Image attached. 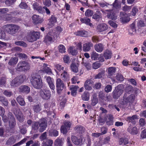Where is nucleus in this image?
I'll list each match as a JSON object with an SVG mask.
<instances>
[{
	"label": "nucleus",
	"instance_id": "nucleus-36",
	"mask_svg": "<svg viewBox=\"0 0 146 146\" xmlns=\"http://www.w3.org/2000/svg\"><path fill=\"white\" fill-rule=\"evenodd\" d=\"M82 99L83 101H88L90 98L89 93L87 91H85L82 95Z\"/></svg>",
	"mask_w": 146,
	"mask_h": 146
},
{
	"label": "nucleus",
	"instance_id": "nucleus-35",
	"mask_svg": "<svg viewBox=\"0 0 146 146\" xmlns=\"http://www.w3.org/2000/svg\"><path fill=\"white\" fill-rule=\"evenodd\" d=\"M63 139L58 138L54 142V146H62L63 144Z\"/></svg>",
	"mask_w": 146,
	"mask_h": 146
},
{
	"label": "nucleus",
	"instance_id": "nucleus-48",
	"mask_svg": "<svg viewBox=\"0 0 146 146\" xmlns=\"http://www.w3.org/2000/svg\"><path fill=\"white\" fill-rule=\"evenodd\" d=\"M72 70L75 73H77L78 70V68L76 64L74 63H72L70 65Z\"/></svg>",
	"mask_w": 146,
	"mask_h": 146
},
{
	"label": "nucleus",
	"instance_id": "nucleus-45",
	"mask_svg": "<svg viewBox=\"0 0 146 146\" xmlns=\"http://www.w3.org/2000/svg\"><path fill=\"white\" fill-rule=\"evenodd\" d=\"M49 22L50 24L53 26L54 23L57 22V19L54 15H52L49 19Z\"/></svg>",
	"mask_w": 146,
	"mask_h": 146
},
{
	"label": "nucleus",
	"instance_id": "nucleus-34",
	"mask_svg": "<svg viewBox=\"0 0 146 146\" xmlns=\"http://www.w3.org/2000/svg\"><path fill=\"white\" fill-rule=\"evenodd\" d=\"M42 82L40 75H37V89H40L42 86Z\"/></svg>",
	"mask_w": 146,
	"mask_h": 146
},
{
	"label": "nucleus",
	"instance_id": "nucleus-17",
	"mask_svg": "<svg viewBox=\"0 0 146 146\" xmlns=\"http://www.w3.org/2000/svg\"><path fill=\"white\" fill-rule=\"evenodd\" d=\"M71 140L73 143L77 145L81 144L82 142V138L77 137L76 136H72Z\"/></svg>",
	"mask_w": 146,
	"mask_h": 146
},
{
	"label": "nucleus",
	"instance_id": "nucleus-9",
	"mask_svg": "<svg viewBox=\"0 0 146 146\" xmlns=\"http://www.w3.org/2000/svg\"><path fill=\"white\" fill-rule=\"evenodd\" d=\"M64 85L63 81L60 78H57L56 83V87L57 93L60 94L64 89Z\"/></svg>",
	"mask_w": 146,
	"mask_h": 146
},
{
	"label": "nucleus",
	"instance_id": "nucleus-55",
	"mask_svg": "<svg viewBox=\"0 0 146 146\" xmlns=\"http://www.w3.org/2000/svg\"><path fill=\"white\" fill-rule=\"evenodd\" d=\"M133 87L131 85H129L126 86L125 89V91L126 93L130 94L133 90Z\"/></svg>",
	"mask_w": 146,
	"mask_h": 146
},
{
	"label": "nucleus",
	"instance_id": "nucleus-40",
	"mask_svg": "<svg viewBox=\"0 0 146 146\" xmlns=\"http://www.w3.org/2000/svg\"><path fill=\"white\" fill-rule=\"evenodd\" d=\"M112 6V8L117 9L120 8L121 5L119 4L118 0H115L114 2L111 5Z\"/></svg>",
	"mask_w": 146,
	"mask_h": 146
},
{
	"label": "nucleus",
	"instance_id": "nucleus-24",
	"mask_svg": "<svg viewBox=\"0 0 146 146\" xmlns=\"http://www.w3.org/2000/svg\"><path fill=\"white\" fill-rule=\"evenodd\" d=\"M74 129L80 134H82L85 131L84 128L82 125H77L74 128Z\"/></svg>",
	"mask_w": 146,
	"mask_h": 146
},
{
	"label": "nucleus",
	"instance_id": "nucleus-49",
	"mask_svg": "<svg viewBox=\"0 0 146 146\" xmlns=\"http://www.w3.org/2000/svg\"><path fill=\"white\" fill-rule=\"evenodd\" d=\"M101 71L97 74L94 77L95 79H99L102 78L104 74L105 71L102 69H101Z\"/></svg>",
	"mask_w": 146,
	"mask_h": 146
},
{
	"label": "nucleus",
	"instance_id": "nucleus-60",
	"mask_svg": "<svg viewBox=\"0 0 146 146\" xmlns=\"http://www.w3.org/2000/svg\"><path fill=\"white\" fill-rule=\"evenodd\" d=\"M54 67L59 72L63 71L64 70V68L63 67H62L61 65L59 64H56L54 65Z\"/></svg>",
	"mask_w": 146,
	"mask_h": 146
},
{
	"label": "nucleus",
	"instance_id": "nucleus-19",
	"mask_svg": "<svg viewBox=\"0 0 146 146\" xmlns=\"http://www.w3.org/2000/svg\"><path fill=\"white\" fill-rule=\"evenodd\" d=\"M108 29V26L104 23L99 24L97 26V29L99 32H102Z\"/></svg>",
	"mask_w": 146,
	"mask_h": 146
},
{
	"label": "nucleus",
	"instance_id": "nucleus-33",
	"mask_svg": "<svg viewBox=\"0 0 146 146\" xmlns=\"http://www.w3.org/2000/svg\"><path fill=\"white\" fill-rule=\"evenodd\" d=\"M91 105L93 106H94L98 102V98L97 94L94 93L92 96V98L91 100Z\"/></svg>",
	"mask_w": 146,
	"mask_h": 146
},
{
	"label": "nucleus",
	"instance_id": "nucleus-15",
	"mask_svg": "<svg viewBox=\"0 0 146 146\" xmlns=\"http://www.w3.org/2000/svg\"><path fill=\"white\" fill-rule=\"evenodd\" d=\"M93 84L94 82L92 80H87L84 83V87L86 90L90 91L92 90Z\"/></svg>",
	"mask_w": 146,
	"mask_h": 146
},
{
	"label": "nucleus",
	"instance_id": "nucleus-20",
	"mask_svg": "<svg viewBox=\"0 0 146 146\" xmlns=\"http://www.w3.org/2000/svg\"><path fill=\"white\" fill-rule=\"evenodd\" d=\"M79 87L78 86L71 85L69 87L70 90L71 91V94L73 96H75L76 95L77 91Z\"/></svg>",
	"mask_w": 146,
	"mask_h": 146
},
{
	"label": "nucleus",
	"instance_id": "nucleus-28",
	"mask_svg": "<svg viewBox=\"0 0 146 146\" xmlns=\"http://www.w3.org/2000/svg\"><path fill=\"white\" fill-rule=\"evenodd\" d=\"M136 115H133L131 117H128L126 118V120L128 123H131L132 124L135 125V119L137 118Z\"/></svg>",
	"mask_w": 146,
	"mask_h": 146
},
{
	"label": "nucleus",
	"instance_id": "nucleus-10",
	"mask_svg": "<svg viewBox=\"0 0 146 146\" xmlns=\"http://www.w3.org/2000/svg\"><path fill=\"white\" fill-rule=\"evenodd\" d=\"M27 40L29 42H32L36 40V32L33 31H28L27 36Z\"/></svg>",
	"mask_w": 146,
	"mask_h": 146
},
{
	"label": "nucleus",
	"instance_id": "nucleus-27",
	"mask_svg": "<svg viewBox=\"0 0 146 146\" xmlns=\"http://www.w3.org/2000/svg\"><path fill=\"white\" fill-rule=\"evenodd\" d=\"M80 21L83 23H85L87 25H89L90 26L92 25V23H90V19L87 17H85L83 18H81Z\"/></svg>",
	"mask_w": 146,
	"mask_h": 146
},
{
	"label": "nucleus",
	"instance_id": "nucleus-53",
	"mask_svg": "<svg viewBox=\"0 0 146 146\" xmlns=\"http://www.w3.org/2000/svg\"><path fill=\"white\" fill-rule=\"evenodd\" d=\"M15 44L17 45L22 46L24 47H26L27 46V44L23 41H18L16 42Z\"/></svg>",
	"mask_w": 146,
	"mask_h": 146
},
{
	"label": "nucleus",
	"instance_id": "nucleus-46",
	"mask_svg": "<svg viewBox=\"0 0 146 146\" xmlns=\"http://www.w3.org/2000/svg\"><path fill=\"white\" fill-rule=\"evenodd\" d=\"M0 101L6 106L8 105V102L7 100L4 97L0 96Z\"/></svg>",
	"mask_w": 146,
	"mask_h": 146
},
{
	"label": "nucleus",
	"instance_id": "nucleus-41",
	"mask_svg": "<svg viewBox=\"0 0 146 146\" xmlns=\"http://www.w3.org/2000/svg\"><path fill=\"white\" fill-rule=\"evenodd\" d=\"M63 72L61 74V78L64 80H67L69 79L68 74L66 71H63Z\"/></svg>",
	"mask_w": 146,
	"mask_h": 146
},
{
	"label": "nucleus",
	"instance_id": "nucleus-26",
	"mask_svg": "<svg viewBox=\"0 0 146 146\" xmlns=\"http://www.w3.org/2000/svg\"><path fill=\"white\" fill-rule=\"evenodd\" d=\"M128 143V139L126 137H122L119 139L118 141L119 144L120 145H125Z\"/></svg>",
	"mask_w": 146,
	"mask_h": 146
},
{
	"label": "nucleus",
	"instance_id": "nucleus-18",
	"mask_svg": "<svg viewBox=\"0 0 146 146\" xmlns=\"http://www.w3.org/2000/svg\"><path fill=\"white\" fill-rule=\"evenodd\" d=\"M116 71V68L114 67H110L107 70L108 77L109 78H111L115 75Z\"/></svg>",
	"mask_w": 146,
	"mask_h": 146
},
{
	"label": "nucleus",
	"instance_id": "nucleus-31",
	"mask_svg": "<svg viewBox=\"0 0 146 146\" xmlns=\"http://www.w3.org/2000/svg\"><path fill=\"white\" fill-rule=\"evenodd\" d=\"M18 59L16 57H11L8 62V64L11 66H14L17 63Z\"/></svg>",
	"mask_w": 146,
	"mask_h": 146
},
{
	"label": "nucleus",
	"instance_id": "nucleus-23",
	"mask_svg": "<svg viewBox=\"0 0 146 146\" xmlns=\"http://www.w3.org/2000/svg\"><path fill=\"white\" fill-rule=\"evenodd\" d=\"M14 113L17 119L19 121L21 122H22L23 121L24 119V118L21 113L19 112H17V110H16V111H14Z\"/></svg>",
	"mask_w": 146,
	"mask_h": 146
},
{
	"label": "nucleus",
	"instance_id": "nucleus-30",
	"mask_svg": "<svg viewBox=\"0 0 146 146\" xmlns=\"http://www.w3.org/2000/svg\"><path fill=\"white\" fill-rule=\"evenodd\" d=\"M94 48L95 50L98 52H102L104 49V46L101 43L97 44L95 45Z\"/></svg>",
	"mask_w": 146,
	"mask_h": 146
},
{
	"label": "nucleus",
	"instance_id": "nucleus-63",
	"mask_svg": "<svg viewBox=\"0 0 146 146\" xmlns=\"http://www.w3.org/2000/svg\"><path fill=\"white\" fill-rule=\"evenodd\" d=\"M16 1V0H6L5 1V4L8 6L12 5Z\"/></svg>",
	"mask_w": 146,
	"mask_h": 146
},
{
	"label": "nucleus",
	"instance_id": "nucleus-52",
	"mask_svg": "<svg viewBox=\"0 0 146 146\" xmlns=\"http://www.w3.org/2000/svg\"><path fill=\"white\" fill-rule=\"evenodd\" d=\"M101 65L100 61H96L93 63L92 66L94 69H96L99 68Z\"/></svg>",
	"mask_w": 146,
	"mask_h": 146
},
{
	"label": "nucleus",
	"instance_id": "nucleus-58",
	"mask_svg": "<svg viewBox=\"0 0 146 146\" xmlns=\"http://www.w3.org/2000/svg\"><path fill=\"white\" fill-rule=\"evenodd\" d=\"M63 60L64 62L65 63L69 64L70 62V57L67 54L64 56L63 57Z\"/></svg>",
	"mask_w": 146,
	"mask_h": 146
},
{
	"label": "nucleus",
	"instance_id": "nucleus-56",
	"mask_svg": "<svg viewBox=\"0 0 146 146\" xmlns=\"http://www.w3.org/2000/svg\"><path fill=\"white\" fill-rule=\"evenodd\" d=\"M7 115L9 121H16L14 116L11 112H9L8 113Z\"/></svg>",
	"mask_w": 146,
	"mask_h": 146
},
{
	"label": "nucleus",
	"instance_id": "nucleus-12",
	"mask_svg": "<svg viewBox=\"0 0 146 146\" xmlns=\"http://www.w3.org/2000/svg\"><path fill=\"white\" fill-rule=\"evenodd\" d=\"M102 13L99 10H97L92 15V18L96 22H100L102 19Z\"/></svg>",
	"mask_w": 146,
	"mask_h": 146
},
{
	"label": "nucleus",
	"instance_id": "nucleus-11",
	"mask_svg": "<svg viewBox=\"0 0 146 146\" xmlns=\"http://www.w3.org/2000/svg\"><path fill=\"white\" fill-rule=\"evenodd\" d=\"M37 123H38L40 127L39 131L41 132H43L45 130L47 126V123L46 120L44 118H42L37 122Z\"/></svg>",
	"mask_w": 146,
	"mask_h": 146
},
{
	"label": "nucleus",
	"instance_id": "nucleus-61",
	"mask_svg": "<svg viewBox=\"0 0 146 146\" xmlns=\"http://www.w3.org/2000/svg\"><path fill=\"white\" fill-rule=\"evenodd\" d=\"M65 46L62 44H60L58 46V50L59 52L62 53L65 52Z\"/></svg>",
	"mask_w": 146,
	"mask_h": 146
},
{
	"label": "nucleus",
	"instance_id": "nucleus-38",
	"mask_svg": "<svg viewBox=\"0 0 146 146\" xmlns=\"http://www.w3.org/2000/svg\"><path fill=\"white\" fill-rule=\"evenodd\" d=\"M108 119L106 121V124L108 125H113V117L111 114H109L107 117Z\"/></svg>",
	"mask_w": 146,
	"mask_h": 146
},
{
	"label": "nucleus",
	"instance_id": "nucleus-2",
	"mask_svg": "<svg viewBox=\"0 0 146 146\" xmlns=\"http://www.w3.org/2000/svg\"><path fill=\"white\" fill-rule=\"evenodd\" d=\"M4 28L9 34L14 35L18 31L19 27L15 24H8L4 25Z\"/></svg>",
	"mask_w": 146,
	"mask_h": 146
},
{
	"label": "nucleus",
	"instance_id": "nucleus-6",
	"mask_svg": "<svg viewBox=\"0 0 146 146\" xmlns=\"http://www.w3.org/2000/svg\"><path fill=\"white\" fill-rule=\"evenodd\" d=\"M122 87V85L119 84L118 85L117 88H115L112 93V96L113 99H118L122 94L123 91L120 88Z\"/></svg>",
	"mask_w": 146,
	"mask_h": 146
},
{
	"label": "nucleus",
	"instance_id": "nucleus-47",
	"mask_svg": "<svg viewBox=\"0 0 146 146\" xmlns=\"http://www.w3.org/2000/svg\"><path fill=\"white\" fill-rule=\"evenodd\" d=\"M99 56V54L95 51L92 52L91 54V58L92 60H97Z\"/></svg>",
	"mask_w": 146,
	"mask_h": 146
},
{
	"label": "nucleus",
	"instance_id": "nucleus-16",
	"mask_svg": "<svg viewBox=\"0 0 146 146\" xmlns=\"http://www.w3.org/2000/svg\"><path fill=\"white\" fill-rule=\"evenodd\" d=\"M19 92L21 93L28 94L30 91V88L26 85H22L20 86L18 88Z\"/></svg>",
	"mask_w": 146,
	"mask_h": 146
},
{
	"label": "nucleus",
	"instance_id": "nucleus-43",
	"mask_svg": "<svg viewBox=\"0 0 146 146\" xmlns=\"http://www.w3.org/2000/svg\"><path fill=\"white\" fill-rule=\"evenodd\" d=\"M16 142V139L13 137H11L7 141L6 144L7 145H11L13 144Z\"/></svg>",
	"mask_w": 146,
	"mask_h": 146
},
{
	"label": "nucleus",
	"instance_id": "nucleus-14",
	"mask_svg": "<svg viewBox=\"0 0 146 146\" xmlns=\"http://www.w3.org/2000/svg\"><path fill=\"white\" fill-rule=\"evenodd\" d=\"M105 11L107 12V17L112 20H115L117 19L116 14L112 9L106 10Z\"/></svg>",
	"mask_w": 146,
	"mask_h": 146
},
{
	"label": "nucleus",
	"instance_id": "nucleus-44",
	"mask_svg": "<svg viewBox=\"0 0 146 146\" xmlns=\"http://www.w3.org/2000/svg\"><path fill=\"white\" fill-rule=\"evenodd\" d=\"M77 49L75 48L73 46H70L69 48L70 53L73 56H76L78 53V51Z\"/></svg>",
	"mask_w": 146,
	"mask_h": 146
},
{
	"label": "nucleus",
	"instance_id": "nucleus-21",
	"mask_svg": "<svg viewBox=\"0 0 146 146\" xmlns=\"http://www.w3.org/2000/svg\"><path fill=\"white\" fill-rule=\"evenodd\" d=\"M76 36L84 37H87L88 36V32L85 31H78L74 33Z\"/></svg>",
	"mask_w": 146,
	"mask_h": 146
},
{
	"label": "nucleus",
	"instance_id": "nucleus-4",
	"mask_svg": "<svg viewBox=\"0 0 146 146\" xmlns=\"http://www.w3.org/2000/svg\"><path fill=\"white\" fill-rule=\"evenodd\" d=\"M38 95L42 99L44 100H49L51 97V92L49 90H41L38 92Z\"/></svg>",
	"mask_w": 146,
	"mask_h": 146
},
{
	"label": "nucleus",
	"instance_id": "nucleus-39",
	"mask_svg": "<svg viewBox=\"0 0 146 146\" xmlns=\"http://www.w3.org/2000/svg\"><path fill=\"white\" fill-rule=\"evenodd\" d=\"M14 17L12 16L10 13H7L5 15V20L10 22H12L13 21Z\"/></svg>",
	"mask_w": 146,
	"mask_h": 146
},
{
	"label": "nucleus",
	"instance_id": "nucleus-59",
	"mask_svg": "<svg viewBox=\"0 0 146 146\" xmlns=\"http://www.w3.org/2000/svg\"><path fill=\"white\" fill-rule=\"evenodd\" d=\"M4 28H2L0 29V38H4L6 36V35L4 30Z\"/></svg>",
	"mask_w": 146,
	"mask_h": 146
},
{
	"label": "nucleus",
	"instance_id": "nucleus-37",
	"mask_svg": "<svg viewBox=\"0 0 146 146\" xmlns=\"http://www.w3.org/2000/svg\"><path fill=\"white\" fill-rule=\"evenodd\" d=\"M58 132L55 129H52L49 130V135L52 137H57L58 135Z\"/></svg>",
	"mask_w": 146,
	"mask_h": 146
},
{
	"label": "nucleus",
	"instance_id": "nucleus-5",
	"mask_svg": "<svg viewBox=\"0 0 146 146\" xmlns=\"http://www.w3.org/2000/svg\"><path fill=\"white\" fill-rule=\"evenodd\" d=\"M134 98V96L133 95L131 94L127 97V94L126 93H125L122 101V104L123 105L128 104L130 106L133 102Z\"/></svg>",
	"mask_w": 146,
	"mask_h": 146
},
{
	"label": "nucleus",
	"instance_id": "nucleus-42",
	"mask_svg": "<svg viewBox=\"0 0 146 146\" xmlns=\"http://www.w3.org/2000/svg\"><path fill=\"white\" fill-rule=\"evenodd\" d=\"M53 141L51 139H48L46 142L43 141L42 144V146H52L53 143Z\"/></svg>",
	"mask_w": 146,
	"mask_h": 146
},
{
	"label": "nucleus",
	"instance_id": "nucleus-32",
	"mask_svg": "<svg viewBox=\"0 0 146 146\" xmlns=\"http://www.w3.org/2000/svg\"><path fill=\"white\" fill-rule=\"evenodd\" d=\"M112 53L108 49L106 50L104 53V56L106 59L107 60L111 58Z\"/></svg>",
	"mask_w": 146,
	"mask_h": 146
},
{
	"label": "nucleus",
	"instance_id": "nucleus-25",
	"mask_svg": "<svg viewBox=\"0 0 146 146\" xmlns=\"http://www.w3.org/2000/svg\"><path fill=\"white\" fill-rule=\"evenodd\" d=\"M93 44L91 42H88L85 43L83 45V50L84 52H88L89 51L91 47H92Z\"/></svg>",
	"mask_w": 146,
	"mask_h": 146
},
{
	"label": "nucleus",
	"instance_id": "nucleus-57",
	"mask_svg": "<svg viewBox=\"0 0 146 146\" xmlns=\"http://www.w3.org/2000/svg\"><path fill=\"white\" fill-rule=\"evenodd\" d=\"M105 97V94L102 92H100L99 93L98 98L100 101L104 100Z\"/></svg>",
	"mask_w": 146,
	"mask_h": 146
},
{
	"label": "nucleus",
	"instance_id": "nucleus-62",
	"mask_svg": "<svg viewBox=\"0 0 146 146\" xmlns=\"http://www.w3.org/2000/svg\"><path fill=\"white\" fill-rule=\"evenodd\" d=\"M16 125V121H9V126L10 129H12L14 128Z\"/></svg>",
	"mask_w": 146,
	"mask_h": 146
},
{
	"label": "nucleus",
	"instance_id": "nucleus-8",
	"mask_svg": "<svg viewBox=\"0 0 146 146\" xmlns=\"http://www.w3.org/2000/svg\"><path fill=\"white\" fill-rule=\"evenodd\" d=\"M58 36L56 34H54L53 37L46 35L44 37V41L47 44H49L58 39Z\"/></svg>",
	"mask_w": 146,
	"mask_h": 146
},
{
	"label": "nucleus",
	"instance_id": "nucleus-51",
	"mask_svg": "<svg viewBox=\"0 0 146 146\" xmlns=\"http://www.w3.org/2000/svg\"><path fill=\"white\" fill-rule=\"evenodd\" d=\"M31 84L35 88H36V76H33L32 77L31 80Z\"/></svg>",
	"mask_w": 146,
	"mask_h": 146
},
{
	"label": "nucleus",
	"instance_id": "nucleus-29",
	"mask_svg": "<svg viewBox=\"0 0 146 146\" xmlns=\"http://www.w3.org/2000/svg\"><path fill=\"white\" fill-rule=\"evenodd\" d=\"M16 100L18 103L21 106H25L26 103L25 101L24 98L21 96L20 95L16 98Z\"/></svg>",
	"mask_w": 146,
	"mask_h": 146
},
{
	"label": "nucleus",
	"instance_id": "nucleus-64",
	"mask_svg": "<svg viewBox=\"0 0 146 146\" xmlns=\"http://www.w3.org/2000/svg\"><path fill=\"white\" fill-rule=\"evenodd\" d=\"M19 7L21 9H26L27 8L28 6L25 3L22 2L19 4Z\"/></svg>",
	"mask_w": 146,
	"mask_h": 146
},
{
	"label": "nucleus",
	"instance_id": "nucleus-3",
	"mask_svg": "<svg viewBox=\"0 0 146 146\" xmlns=\"http://www.w3.org/2000/svg\"><path fill=\"white\" fill-rule=\"evenodd\" d=\"M30 68L29 64L27 62L23 61L19 62L17 65L16 69L19 71H27Z\"/></svg>",
	"mask_w": 146,
	"mask_h": 146
},
{
	"label": "nucleus",
	"instance_id": "nucleus-13",
	"mask_svg": "<svg viewBox=\"0 0 146 146\" xmlns=\"http://www.w3.org/2000/svg\"><path fill=\"white\" fill-rule=\"evenodd\" d=\"M120 19L121 21L123 23L128 22L130 20L129 16L125 12H120Z\"/></svg>",
	"mask_w": 146,
	"mask_h": 146
},
{
	"label": "nucleus",
	"instance_id": "nucleus-54",
	"mask_svg": "<svg viewBox=\"0 0 146 146\" xmlns=\"http://www.w3.org/2000/svg\"><path fill=\"white\" fill-rule=\"evenodd\" d=\"M130 28L129 30V33L132 34L133 33H135L136 32V30L135 28V25L134 24H132L130 26Z\"/></svg>",
	"mask_w": 146,
	"mask_h": 146
},
{
	"label": "nucleus",
	"instance_id": "nucleus-22",
	"mask_svg": "<svg viewBox=\"0 0 146 146\" xmlns=\"http://www.w3.org/2000/svg\"><path fill=\"white\" fill-rule=\"evenodd\" d=\"M127 131L129 133L133 135H136L138 132V130L135 127L132 128L131 127L129 126L127 128Z\"/></svg>",
	"mask_w": 146,
	"mask_h": 146
},
{
	"label": "nucleus",
	"instance_id": "nucleus-1",
	"mask_svg": "<svg viewBox=\"0 0 146 146\" xmlns=\"http://www.w3.org/2000/svg\"><path fill=\"white\" fill-rule=\"evenodd\" d=\"M27 77L24 74L20 75L13 79L11 82V86L16 87L19 86L25 81Z\"/></svg>",
	"mask_w": 146,
	"mask_h": 146
},
{
	"label": "nucleus",
	"instance_id": "nucleus-7",
	"mask_svg": "<svg viewBox=\"0 0 146 146\" xmlns=\"http://www.w3.org/2000/svg\"><path fill=\"white\" fill-rule=\"evenodd\" d=\"M72 125V123L68 120L65 121L63 125L61 127L60 131L63 134L66 135L68 132V130H69Z\"/></svg>",
	"mask_w": 146,
	"mask_h": 146
},
{
	"label": "nucleus",
	"instance_id": "nucleus-50",
	"mask_svg": "<svg viewBox=\"0 0 146 146\" xmlns=\"http://www.w3.org/2000/svg\"><path fill=\"white\" fill-rule=\"evenodd\" d=\"M93 14V11L90 9H87L85 13V15L88 17H91Z\"/></svg>",
	"mask_w": 146,
	"mask_h": 146
}]
</instances>
